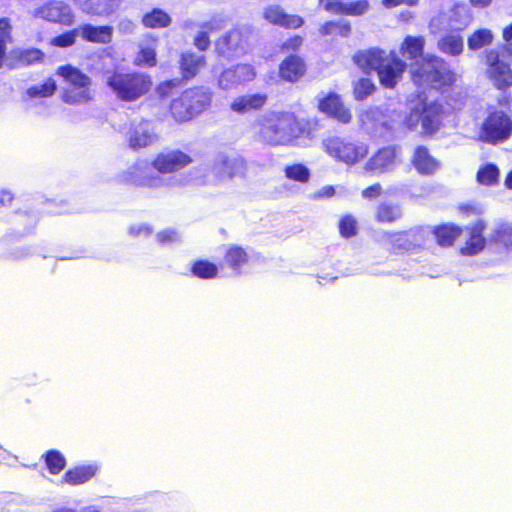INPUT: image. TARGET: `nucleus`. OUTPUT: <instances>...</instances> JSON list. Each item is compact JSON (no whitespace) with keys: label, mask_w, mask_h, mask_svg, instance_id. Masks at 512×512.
<instances>
[{"label":"nucleus","mask_w":512,"mask_h":512,"mask_svg":"<svg viewBox=\"0 0 512 512\" xmlns=\"http://www.w3.org/2000/svg\"><path fill=\"white\" fill-rule=\"evenodd\" d=\"M308 123L290 112H267L260 120L261 139L270 145H296L310 134Z\"/></svg>","instance_id":"f257e3e1"},{"label":"nucleus","mask_w":512,"mask_h":512,"mask_svg":"<svg viewBox=\"0 0 512 512\" xmlns=\"http://www.w3.org/2000/svg\"><path fill=\"white\" fill-rule=\"evenodd\" d=\"M354 62L364 72L377 71L380 83L386 88H393L406 69V63L395 52L377 48L358 52L354 56Z\"/></svg>","instance_id":"f03ea898"},{"label":"nucleus","mask_w":512,"mask_h":512,"mask_svg":"<svg viewBox=\"0 0 512 512\" xmlns=\"http://www.w3.org/2000/svg\"><path fill=\"white\" fill-rule=\"evenodd\" d=\"M106 84L115 97L124 102H134L146 95L152 87L151 77L144 73L109 72Z\"/></svg>","instance_id":"7ed1b4c3"},{"label":"nucleus","mask_w":512,"mask_h":512,"mask_svg":"<svg viewBox=\"0 0 512 512\" xmlns=\"http://www.w3.org/2000/svg\"><path fill=\"white\" fill-rule=\"evenodd\" d=\"M56 75L67 83L63 89L62 100L69 105H81L94 98L91 78L78 68L71 65L59 66Z\"/></svg>","instance_id":"20e7f679"},{"label":"nucleus","mask_w":512,"mask_h":512,"mask_svg":"<svg viewBox=\"0 0 512 512\" xmlns=\"http://www.w3.org/2000/svg\"><path fill=\"white\" fill-rule=\"evenodd\" d=\"M511 135L512 116L502 109L489 108L479 126L478 139L484 143L496 145L505 142Z\"/></svg>","instance_id":"39448f33"},{"label":"nucleus","mask_w":512,"mask_h":512,"mask_svg":"<svg viewBox=\"0 0 512 512\" xmlns=\"http://www.w3.org/2000/svg\"><path fill=\"white\" fill-rule=\"evenodd\" d=\"M412 73L416 83H426L435 88L454 81V74L447 68L445 62L434 55H426L417 60Z\"/></svg>","instance_id":"423d86ee"},{"label":"nucleus","mask_w":512,"mask_h":512,"mask_svg":"<svg viewBox=\"0 0 512 512\" xmlns=\"http://www.w3.org/2000/svg\"><path fill=\"white\" fill-rule=\"evenodd\" d=\"M322 149L335 161L347 165L359 163L367 157L369 148L361 142H349L337 136L323 139Z\"/></svg>","instance_id":"0eeeda50"},{"label":"nucleus","mask_w":512,"mask_h":512,"mask_svg":"<svg viewBox=\"0 0 512 512\" xmlns=\"http://www.w3.org/2000/svg\"><path fill=\"white\" fill-rule=\"evenodd\" d=\"M441 119V104L420 100L411 107L406 124L411 130H417L420 126L422 133L431 134L439 129Z\"/></svg>","instance_id":"6e6552de"},{"label":"nucleus","mask_w":512,"mask_h":512,"mask_svg":"<svg viewBox=\"0 0 512 512\" xmlns=\"http://www.w3.org/2000/svg\"><path fill=\"white\" fill-rule=\"evenodd\" d=\"M210 103V96L200 89H190L172 101L170 110L178 122L189 121Z\"/></svg>","instance_id":"1a4fd4ad"},{"label":"nucleus","mask_w":512,"mask_h":512,"mask_svg":"<svg viewBox=\"0 0 512 512\" xmlns=\"http://www.w3.org/2000/svg\"><path fill=\"white\" fill-rule=\"evenodd\" d=\"M126 181L150 188H160L169 184L166 178L162 177L146 160H139L132 164L124 174Z\"/></svg>","instance_id":"9d476101"},{"label":"nucleus","mask_w":512,"mask_h":512,"mask_svg":"<svg viewBox=\"0 0 512 512\" xmlns=\"http://www.w3.org/2000/svg\"><path fill=\"white\" fill-rule=\"evenodd\" d=\"M33 16L50 22L70 26L74 23V12L69 4L53 0L33 11Z\"/></svg>","instance_id":"9b49d317"},{"label":"nucleus","mask_w":512,"mask_h":512,"mask_svg":"<svg viewBox=\"0 0 512 512\" xmlns=\"http://www.w3.org/2000/svg\"><path fill=\"white\" fill-rule=\"evenodd\" d=\"M192 161L190 155L180 150H171L159 153L152 161V166L158 173L168 174L188 166Z\"/></svg>","instance_id":"f8f14e48"},{"label":"nucleus","mask_w":512,"mask_h":512,"mask_svg":"<svg viewBox=\"0 0 512 512\" xmlns=\"http://www.w3.org/2000/svg\"><path fill=\"white\" fill-rule=\"evenodd\" d=\"M158 140L153 125L149 121L133 123L128 131L129 147L133 150L148 147Z\"/></svg>","instance_id":"ddd939ff"},{"label":"nucleus","mask_w":512,"mask_h":512,"mask_svg":"<svg viewBox=\"0 0 512 512\" xmlns=\"http://www.w3.org/2000/svg\"><path fill=\"white\" fill-rule=\"evenodd\" d=\"M498 58L499 55L494 50L487 53L488 74L498 89H505L512 86V70L506 63L499 61Z\"/></svg>","instance_id":"4468645a"},{"label":"nucleus","mask_w":512,"mask_h":512,"mask_svg":"<svg viewBox=\"0 0 512 512\" xmlns=\"http://www.w3.org/2000/svg\"><path fill=\"white\" fill-rule=\"evenodd\" d=\"M255 73L249 65H237L224 70L218 78V86L223 90L234 89L237 86L253 80Z\"/></svg>","instance_id":"2eb2a0df"},{"label":"nucleus","mask_w":512,"mask_h":512,"mask_svg":"<svg viewBox=\"0 0 512 512\" xmlns=\"http://www.w3.org/2000/svg\"><path fill=\"white\" fill-rule=\"evenodd\" d=\"M122 0H73L74 5L84 14L109 17L116 13Z\"/></svg>","instance_id":"dca6fc26"},{"label":"nucleus","mask_w":512,"mask_h":512,"mask_svg":"<svg viewBox=\"0 0 512 512\" xmlns=\"http://www.w3.org/2000/svg\"><path fill=\"white\" fill-rule=\"evenodd\" d=\"M396 164V151L392 147L380 149L365 163L363 169L374 174H383L391 171Z\"/></svg>","instance_id":"f3484780"},{"label":"nucleus","mask_w":512,"mask_h":512,"mask_svg":"<svg viewBox=\"0 0 512 512\" xmlns=\"http://www.w3.org/2000/svg\"><path fill=\"white\" fill-rule=\"evenodd\" d=\"M384 237L395 253L411 251L422 244V234L417 231L385 233Z\"/></svg>","instance_id":"a211bd4d"},{"label":"nucleus","mask_w":512,"mask_h":512,"mask_svg":"<svg viewBox=\"0 0 512 512\" xmlns=\"http://www.w3.org/2000/svg\"><path fill=\"white\" fill-rule=\"evenodd\" d=\"M319 109L341 123H349L352 115L337 94L331 93L319 103Z\"/></svg>","instance_id":"6ab92c4d"},{"label":"nucleus","mask_w":512,"mask_h":512,"mask_svg":"<svg viewBox=\"0 0 512 512\" xmlns=\"http://www.w3.org/2000/svg\"><path fill=\"white\" fill-rule=\"evenodd\" d=\"M99 471L97 464H82L69 468L61 481L71 486L84 484L91 480Z\"/></svg>","instance_id":"aec40b11"},{"label":"nucleus","mask_w":512,"mask_h":512,"mask_svg":"<svg viewBox=\"0 0 512 512\" xmlns=\"http://www.w3.org/2000/svg\"><path fill=\"white\" fill-rule=\"evenodd\" d=\"M414 168L422 175H431L440 168L439 161L424 146H418L412 157Z\"/></svg>","instance_id":"412c9836"},{"label":"nucleus","mask_w":512,"mask_h":512,"mask_svg":"<svg viewBox=\"0 0 512 512\" xmlns=\"http://www.w3.org/2000/svg\"><path fill=\"white\" fill-rule=\"evenodd\" d=\"M245 40L240 30H231L216 42L219 55L228 56L244 50Z\"/></svg>","instance_id":"4be33fe9"},{"label":"nucleus","mask_w":512,"mask_h":512,"mask_svg":"<svg viewBox=\"0 0 512 512\" xmlns=\"http://www.w3.org/2000/svg\"><path fill=\"white\" fill-rule=\"evenodd\" d=\"M264 17L272 24H277L285 28H299L304 20L297 15H289L283 12L279 6H270L264 12Z\"/></svg>","instance_id":"5701e85b"},{"label":"nucleus","mask_w":512,"mask_h":512,"mask_svg":"<svg viewBox=\"0 0 512 512\" xmlns=\"http://www.w3.org/2000/svg\"><path fill=\"white\" fill-rule=\"evenodd\" d=\"M306 65L302 58L296 55L287 57L280 65V76L286 81L296 82L303 77Z\"/></svg>","instance_id":"b1692460"},{"label":"nucleus","mask_w":512,"mask_h":512,"mask_svg":"<svg viewBox=\"0 0 512 512\" xmlns=\"http://www.w3.org/2000/svg\"><path fill=\"white\" fill-rule=\"evenodd\" d=\"M361 127L369 133H375L386 124L385 114L377 107L362 110L358 115Z\"/></svg>","instance_id":"393cba45"},{"label":"nucleus","mask_w":512,"mask_h":512,"mask_svg":"<svg viewBox=\"0 0 512 512\" xmlns=\"http://www.w3.org/2000/svg\"><path fill=\"white\" fill-rule=\"evenodd\" d=\"M113 28L110 26H93L86 24L79 29L81 37L89 42L109 43L112 39Z\"/></svg>","instance_id":"a878e982"},{"label":"nucleus","mask_w":512,"mask_h":512,"mask_svg":"<svg viewBox=\"0 0 512 512\" xmlns=\"http://www.w3.org/2000/svg\"><path fill=\"white\" fill-rule=\"evenodd\" d=\"M455 31L456 30L445 34L438 40L437 47L442 53L451 56H458L463 52V38L459 33Z\"/></svg>","instance_id":"bb28decb"},{"label":"nucleus","mask_w":512,"mask_h":512,"mask_svg":"<svg viewBox=\"0 0 512 512\" xmlns=\"http://www.w3.org/2000/svg\"><path fill=\"white\" fill-rule=\"evenodd\" d=\"M242 162L239 159L221 157L213 165V172L220 181L233 177L241 168Z\"/></svg>","instance_id":"cd10ccee"},{"label":"nucleus","mask_w":512,"mask_h":512,"mask_svg":"<svg viewBox=\"0 0 512 512\" xmlns=\"http://www.w3.org/2000/svg\"><path fill=\"white\" fill-rule=\"evenodd\" d=\"M484 229L485 225L482 222H478L470 229V237L461 249L463 254L475 255L483 250L485 246V239L482 236Z\"/></svg>","instance_id":"c85d7f7f"},{"label":"nucleus","mask_w":512,"mask_h":512,"mask_svg":"<svg viewBox=\"0 0 512 512\" xmlns=\"http://www.w3.org/2000/svg\"><path fill=\"white\" fill-rule=\"evenodd\" d=\"M180 64L183 77L189 79L194 77L204 66L205 58L194 53H183Z\"/></svg>","instance_id":"c756f323"},{"label":"nucleus","mask_w":512,"mask_h":512,"mask_svg":"<svg viewBox=\"0 0 512 512\" xmlns=\"http://www.w3.org/2000/svg\"><path fill=\"white\" fill-rule=\"evenodd\" d=\"M17 67L30 66L43 61L44 53L37 49H16L11 52Z\"/></svg>","instance_id":"7c9ffc66"},{"label":"nucleus","mask_w":512,"mask_h":512,"mask_svg":"<svg viewBox=\"0 0 512 512\" xmlns=\"http://www.w3.org/2000/svg\"><path fill=\"white\" fill-rule=\"evenodd\" d=\"M424 45V37L407 36L401 44L400 52L404 57L414 60L422 56Z\"/></svg>","instance_id":"2f4dec72"},{"label":"nucleus","mask_w":512,"mask_h":512,"mask_svg":"<svg viewBox=\"0 0 512 512\" xmlns=\"http://www.w3.org/2000/svg\"><path fill=\"white\" fill-rule=\"evenodd\" d=\"M48 472L52 475H58L66 467L65 456L57 449H50L42 455Z\"/></svg>","instance_id":"473e14b6"},{"label":"nucleus","mask_w":512,"mask_h":512,"mask_svg":"<svg viewBox=\"0 0 512 512\" xmlns=\"http://www.w3.org/2000/svg\"><path fill=\"white\" fill-rule=\"evenodd\" d=\"M401 216L402 210L397 204L380 203L375 210V218L380 223H392Z\"/></svg>","instance_id":"72a5a7b5"},{"label":"nucleus","mask_w":512,"mask_h":512,"mask_svg":"<svg viewBox=\"0 0 512 512\" xmlns=\"http://www.w3.org/2000/svg\"><path fill=\"white\" fill-rule=\"evenodd\" d=\"M472 21V16L470 15L468 9L464 6H456L450 17L449 27L452 30H463L467 27Z\"/></svg>","instance_id":"f704fd0d"},{"label":"nucleus","mask_w":512,"mask_h":512,"mask_svg":"<svg viewBox=\"0 0 512 512\" xmlns=\"http://www.w3.org/2000/svg\"><path fill=\"white\" fill-rule=\"evenodd\" d=\"M142 22L149 28H162L167 27L171 23V18L163 10L154 9L143 17Z\"/></svg>","instance_id":"c9c22d12"},{"label":"nucleus","mask_w":512,"mask_h":512,"mask_svg":"<svg viewBox=\"0 0 512 512\" xmlns=\"http://www.w3.org/2000/svg\"><path fill=\"white\" fill-rule=\"evenodd\" d=\"M319 32L323 36L338 34L347 37L351 32V26L345 20L328 21L320 27Z\"/></svg>","instance_id":"e433bc0d"},{"label":"nucleus","mask_w":512,"mask_h":512,"mask_svg":"<svg viewBox=\"0 0 512 512\" xmlns=\"http://www.w3.org/2000/svg\"><path fill=\"white\" fill-rule=\"evenodd\" d=\"M435 238L441 246H450L460 235V228L454 225H444L434 231Z\"/></svg>","instance_id":"4c0bfd02"},{"label":"nucleus","mask_w":512,"mask_h":512,"mask_svg":"<svg viewBox=\"0 0 512 512\" xmlns=\"http://www.w3.org/2000/svg\"><path fill=\"white\" fill-rule=\"evenodd\" d=\"M493 33L489 29H479L475 31L467 40L469 49L478 50L489 45L493 41Z\"/></svg>","instance_id":"58836bf2"},{"label":"nucleus","mask_w":512,"mask_h":512,"mask_svg":"<svg viewBox=\"0 0 512 512\" xmlns=\"http://www.w3.org/2000/svg\"><path fill=\"white\" fill-rule=\"evenodd\" d=\"M225 261L233 270H239L247 262V253L242 247L231 246L226 252Z\"/></svg>","instance_id":"ea45409f"},{"label":"nucleus","mask_w":512,"mask_h":512,"mask_svg":"<svg viewBox=\"0 0 512 512\" xmlns=\"http://www.w3.org/2000/svg\"><path fill=\"white\" fill-rule=\"evenodd\" d=\"M370 8L368 0H358L355 2L341 3L338 6V14H344L349 16H361L364 15Z\"/></svg>","instance_id":"a19ab883"},{"label":"nucleus","mask_w":512,"mask_h":512,"mask_svg":"<svg viewBox=\"0 0 512 512\" xmlns=\"http://www.w3.org/2000/svg\"><path fill=\"white\" fill-rule=\"evenodd\" d=\"M285 176L293 181L307 183L310 179V170L301 163L287 165L284 168Z\"/></svg>","instance_id":"79ce46f5"},{"label":"nucleus","mask_w":512,"mask_h":512,"mask_svg":"<svg viewBox=\"0 0 512 512\" xmlns=\"http://www.w3.org/2000/svg\"><path fill=\"white\" fill-rule=\"evenodd\" d=\"M56 88L55 80L48 78L43 84L29 87L26 94L29 98L50 97L55 93Z\"/></svg>","instance_id":"37998d69"},{"label":"nucleus","mask_w":512,"mask_h":512,"mask_svg":"<svg viewBox=\"0 0 512 512\" xmlns=\"http://www.w3.org/2000/svg\"><path fill=\"white\" fill-rule=\"evenodd\" d=\"M499 178V169L496 165L487 163L477 172V181L482 185H493Z\"/></svg>","instance_id":"c03bdc74"},{"label":"nucleus","mask_w":512,"mask_h":512,"mask_svg":"<svg viewBox=\"0 0 512 512\" xmlns=\"http://www.w3.org/2000/svg\"><path fill=\"white\" fill-rule=\"evenodd\" d=\"M232 111L245 114L256 109V95H243L235 98L230 105Z\"/></svg>","instance_id":"a18cd8bd"},{"label":"nucleus","mask_w":512,"mask_h":512,"mask_svg":"<svg viewBox=\"0 0 512 512\" xmlns=\"http://www.w3.org/2000/svg\"><path fill=\"white\" fill-rule=\"evenodd\" d=\"M491 240L512 247V224H499L491 234Z\"/></svg>","instance_id":"49530a36"},{"label":"nucleus","mask_w":512,"mask_h":512,"mask_svg":"<svg viewBox=\"0 0 512 512\" xmlns=\"http://www.w3.org/2000/svg\"><path fill=\"white\" fill-rule=\"evenodd\" d=\"M217 271V266L209 261H197L192 266V273L200 278H213Z\"/></svg>","instance_id":"de8ad7c7"},{"label":"nucleus","mask_w":512,"mask_h":512,"mask_svg":"<svg viewBox=\"0 0 512 512\" xmlns=\"http://www.w3.org/2000/svg\"><path fill=\"white\" fill-rule=\"evenodd\" d=\"M201 31L194 38V45L201 51H205L210 46L208 32L213 29L212 23L205 22L200 25Z\"/></svg>","instance_id":"09e8293b"},{"label":"nucleus","mask_w":512,"mask_h":512,"mask_svg":"<svg viewBox=\"0 0 512 512\" xmlns=\"http://www.w3.org/2000/svg\"><path fill=\"white\" fill-rule=\"evenodd\" d=\"M375 90V85L370 79H360L354 86V95L357 100H363L371 95Z\"/></svg>","instance_id":"8fccbe9b"},{"label":"nucleus","mask_w":512,"mask_h":512,"mask_svg":"<svg viewBox=\"0 0 512 512\" xmlns=\"http://www.w3.org/2000/svg\"><path fill=\"white\" fill-rule=\"evenodd\" d=\"M135 64L138 66H154L156 64L155 50L150 47L142 48L135 58Z\"/></svg>","instance_id":"3c124183"},{"label":"nucleus","mask_w":512,"mask_h":512,"mask_svg":"<svg viewBox=\"0 0 512 512\" xmlns=\"http://www.w3.org/2000/svg\"><path fill=\"white\" fill-rule=\"evenodd\" d=\"M78 34L79 30L74 29L52 38L50 43L57 47H69L75 43Z\"/></svg>","instance_id":"603ef678"},{"label":"nucleus","mask_w":512,"mask_h":512,"mask_svg":"<svg viewBox=\"0 0 512 512\" xmlns=\"http://www.w3.org/2000/svg\"><path fill=\"white\" fill-rule=\"evenodd\" d=\"M339 230L342 236L349 238L356 234V220L352 216H345L339 223Z\"/></svg>","instance_id":"864d4df0"},{"label":"nucleus","mask_w":512,"mask_h":512,"mask_svg":"<svg viewBox=\"0 0 512 512\" xmlns=\"http://www.w3.org/2000/svg\"><path fill=\"white\" fill-rule=\"evenodd\" d=\"M157 239L160 243L166 244L171 242H177L180 240V235L175 230H164L157 234Z\"/></svg>","instance_id":"5fc2aeb1"},{"label":"nucleus","mask_w":512,"mask_h":512,"mask_svg":"<svg viewBox=\"0 0 512 512\" xmlns=\"http://www.w3.org/2000/svg\"><path fill=\"white\" fill-rule=\"evenodd\" d=\"M382 194V186L379 183H376L362 191V197L365 199H376Z\"/></svg>","instance_id":"6e6d98bb"},{"label":"nucleus","mask_w":512,"mask_h":512,"mask_svg":"<svg viewBox=\"0 0 512 512\" xmlns=\"http://www.w3.org/2000/svg\"><path fill=\"white\" fill-rule=\"evenodd\" d=\"M178 85V80H170L161 83L157 89L156 92L160 97H166L170 94L172 89Z\"/></svg>","instance_id":"4d7b16f0"},{"label":"nucleus","mask_w":512,"mask_h":512,"mask_svg":"<svg viewBox=\"0 0 512 512\" xmlns=\"http://www.w3.org/2000/svg\"><path fill=\"white\" fill-rule=\"evenodd\" d=\"M302 43L303 38L298 35H295L287 39L285 42H283L282 49L287 51H294L297 50L302 45Z\"/></svg>","instance_id":"13d9d810"},{"label":"nucleus","mask_w":512,"mask_h":512,"mask_svg":"<svg viewBox=\"0 0 512 512\" xmlns=\"http://www.w3.org/2000/svg\"><path fill=\"white\" fill-rule=\"evenodd\" d=\"M419 0H381V3L386 8H394L399 5L415 6Z\"/></svg>","instance_id":"bf43d9fd"},{"label":"nucleus","mask_w":512,"mask_h":512,"mask_svg":"<svg viewBox=\"0 0 512 512\" xmlns=\"http://www.w3.org/2000/svg\"><path fill=\"white\" fill-rule=\"evenodd\" d=\"M446 22V16L445 15H439L434 17L429 24V28L431 33L435 34L439 32L442 29V25H444Z\"/></svg>","instance_id":"052dcab7"},{"label":"nucleus","mask_w":512,"mask_h":512,"mask_svg":"<svg viewBox=\"0 0 512 512\" xmlns=\"http://www.w3.org/2000/svg\"><path fill=\"white\" fill-rule=\"evenodd\" d=\"M340 0H320V4L326 11L338 14V6H341Z\"/></svg>","instance_id":"680f3d73"},{"label":"nucleus","mask_w":512,"mask_h":512,"mask_svg":"<svg viewBox=\"0 0 512 512\" xmlns=\"http://www.w3.org/2000/svg\"><path fill=\"white\" fill-rule=\"evenodd\" d=\"M335 193V189L333 186H324L322 187L316 194L317 198H329L332 197Z\"/></svg>","instance_id":"e2e57ef3"},{"label":"nucleus","mask_w":512,"mask_h":512,"mask_svg":"<svg viewBox=\"0 0 512 512\" xmlns=\"http://www.w3.org/2000/svg\"><path fill=\"white\" fill-rule=\"evenodd\" d=\"M10 25L6 19H0V37L9 38Z\"/></svg>","instance_id":"0e129e2a"},{"label":"nucleus","mask_w":512,"mask_h":512,"mask_svg":"<svg viewBox=\"0 0 512 512\" xmlns=\"http://www.w3.org/2000/svg\"><path fill=\"white\" fill-rule=\"evenodd\" d=\"M493 0H469L470 4L477 8L488 7Z\"/></svg>","instance_id":"69168bd1"},{"label":"nucleus","mask_w":512,"mask_h":512,"mask_svg":"<svg viewBox=\"0 0 512 512\" xmlns=\"http://www.w3.org/2000/svg\"><path fill=\"white\" fill-rule=\"evenodd\" d=\"M503 39L506 41V42H509L512 40V24L505 27L503 29Z\"/></svg>","instance_id":"338daca9"},{"label":"nucleus","mask_w":512,"mask_h":512,"mask_svg":"<svg viewBox=\"0 0 512 512\" xmlns=\"http://www.w3.org/2000/svg\"><path fill=\"white\" fill-rule=\"evenodd\" d=\"M173 180V185H187L190 183V180H188L187 177L183 175L180 177H174Z\"/></svg>","instance_id":"774afa93"}]
</instances>
